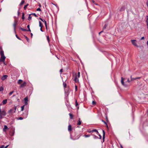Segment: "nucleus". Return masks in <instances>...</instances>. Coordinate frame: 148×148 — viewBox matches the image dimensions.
<instances>
[{"instance_id":"nucleus-1","label":"nucleus","mask_w":148,"mask_h":148,"mask_svg":"<svg viewBox=\"0 0 148 148\" xmlns=\"http://www.w3.org/2000/svg\"><path fill=\"white\" fill-rule=\"evenodd\" d=\"M6 114V112L4 110L1 111V108L0 107V119H1L3 118V116H5Z\"/></svg>"},{"instance_id":"nucleus-2","label":"nucleus","mask_w":148,"mask_h":148,"mask_svg":"<svg viewBox=\"0 0 148 148\" xmlns=\"http://www.w3.org/2000/svg\"><path fill=\"white\" fill-rule=\"evenodd\" d=\"M131 41L132 42V44L136 46V47H138V46L137 45L136 43V40H131Z\"/></svg>"},{"instance_id":"nucleus-3","label":"nucleus","mask_w":148,"mask_h":148,"mask_svg":"<svg viewBox=\"0 0 148 148\" xmlns=\"http://www.w3.org/2000/svg\"><path fill=\"white\" fill-rule=\"evenodd\" d=\"M24 101L25 103V105H28V97H25L24 99Z\"/></svg>"},{"instance_id":"nucleus-4","label":"nucleus","mask_w":148,"mask_h":148,"mask_svg":"<svg viewBox=\"0 0 148 148\" xmlns=\"http://www.w3.org/2000/svg\"><path fill=\"white\" fill-rule=\"evenodd\" d=\"M124 79L123 77H121V83L125 87L127 86H128V85L127 84H125L124 83V82L123 81V80Z\"/></svg>"},{"instance_id":"nucleus-5","label":"nucleus","mask_w":148,"mask_h":148,"mask_svg":"<svg viewBox=\"0 0 148 148\" xmlns=\"http://www.w3.org/2000/svg\"><path fill=\"white\" fill-rule=\"evenodd\" d=\"M75 77L74 79V80L75 82H79V79L78 78L79 77H78L77 76V75L76 74H75Z\"/></svg>"},{"instance_id":"nucleus-6","label":"nucleus","mask_w":148,"mask_h":148,"mask_svg":"<svg viewBox=\"0 0 148 148\" xmlns=\"http://www.w3.org/2000/svg\"><path fill=\"white\" fill-rule=\"evenodd\" d=\"M5 57L4 56H1V58L0 59V61H3L4 62L5 60Z\"/></svg>"},{"instance_id":"nucleus-7","label":"nucleus","mask_w":148,"mask_h":148,"mask_svg":"<svg viewBox=\"0 0 148 148\" xmlns=\"http://www.w3.org/2000/svg\"><path fill=\"white\" fill-rule=\"evenodd\" d=\"M26 83L25 82H24L23 83L21 84L20 86V88H23L26 86Z\"/></svg>"},{"instance_id":"nucleus-8","label":"nucleus","mask_w":148,"mask_h":148,"mask_svg":"<svg viewBox=\"0 0 148 148\" xmlns=\"http://www.w3.org/2000/svg\"><path fill=\"white\" fill-rule=\"evenodd\" d=\"M16 24H17V22L16 21H15L14 23L13 24V26L14 27V32H15V33H16L15 28H16Z\"/></svg>"},{"instance_id":"nucleus-9","label":"nucleus","mask_w":148,"mask_h":148,"mask_svg":"<svg viewBox=\"0 0 148 148\" xmlns=\"http://www.w3.org/2000/svg\"><path fill=\"white\" fill-rule=\"evenodd\" d=\"M7 77L8 76L7 75H4L1 78V79L2 80H4L7 78Z\"/></svg>"},{"instance_id":"nucleus-10","label":"nucleus","mask_w":148,"mask_h":148,"mask_svg":"<svg viewBox=\"0 0 148 148\" xmlns=\"http://www.w3.org/2000/svg\"><path fill=\"white\" fill-rule=\"evenodd\" d=\"M8 129V127L6 125H5L4 126V128L3 129V131L6 132V130H7Z\"/></svg>"},{"instance_id":"nucleus-11","label":"nucleus","mask_w":148,"mask_h":148,"mask_svg":"<svg viewBox=\"0 0 148 148\" xmlns=\"http://www.w3.org/2000/svg\"><path fill=\"white\" fill-rule=\"evenodd\" d=\"M103 141L104 142V138H105V132H104V131L103 130Z\"/></svg>"},{"instance_id":"nucleus-12","label":"nucleus","mask_w":148,"mask_h":148,"mask_svg":"<svg viewBox=\"0 0 148 148\" xmlns=\"http://www.w3.org/2000/svg\"><path fill=\"white\" fill-rule=\"evenodd\" d=\"M7 103V100L6 99L3 100L2 101L3 104L4 105Z\"/></svg>"},{"instance_id":"nucleus-13","label":"nucleus","mask_w":148,"mask_h":148,"mask_svg":"<svg viewBox=\"0 0 148 148\" xmlns=\"http://www.w3.org/2000/svg\"><path fill=\"white\" fill-rule=\"evenodd\" d=\"M68 130L69 131H71V125H69L68 126Z\"/></svg>"},{"instance_id":"nucleus-14","label":"nucleus","mask_w":148,"mask_h":148,"mask_svg":"<svg viewBox=\"0 0 148 148\" xmlns=\"http://www.w3.org/2000/svg\"><path fill=\"white\" fill-rule=\"evenodd\" d=\"M0 54L1 56H4V52L2 50H1L0 51Z\"/></svg>"},{"instance_id":"nucleus-15","label":"nucleus","mask_w":148,"mask_h":148,"mask_svg":"<svg viewBox=\"0 0 148 148\" xmlns=\"http://www.w3.org/2000/svg\"><path fill=\"white\" fill-rule=\"evenodd\" d=\"M125 10V7H122L120 9V11H123Z\"/></svg>"},{"instance_id":"nucleus-16","label":"nucleus","mask_w":148,"mask_h":148,"mask_svg":"<svg viewBox=\"0 0 148 148\" xmlns=\"http://www.w3.org/2000/svg\"><path fill=\"white\" fill-rule=\"evenodd\" d=\"M91 131H92V132H97V134H99V132H98L97 130L96 129H94L93 130H91Z\"/></svg>"},{"instance_id":"nucleus-17","label":"nucleus","mask_w":148,"mask_h":148,"mask_svg":"<svg viewBox=\"0 0 148 148\" xmlns=\"http://www.w3.org/2000/svg\"><path fill=\"white\" fill-rule=\"evenodd\" d=\"M79 121L77 123V125H81V121H80V119L79 118Z\"/></svg>"},{"instance_id":"nucleus-18","label":"nucleus","mask_w":148,"mask_h":148,"mask_svg":"<svg viewBox=\"0 0 148 148\" xmlns=\"http://www.w3.org/2000/svg\"><path fill=\"white\" fill-rule=\"evenodd\" d=\"M22 81H22V80H21V79H19L17 83L18 84H20L22 82Z\"/></svg>"},{"instance_id":"nucleus-19","label":"nucleus","mask_w":148,"mask_h":148,"mask_svg":"<svg viewBox=\"0 0 148 148\" xmlns=\"http://www.w3.org/2000/svg\"><path fill=\"white\" fill-rule=\"evenodd\" d=\"M39 26L41 27L42 28L43 27L42 24L40 21H39Z\"/></svg>"},{"instance_id":"nucleus-20","label":"nucleus","mask_w":148,"mask_h":148,"mask_svg":"<svg viewBox=\"0 0 148 148\" xmlns=\"http://www.w3.org/2000/svg\"><path fill=\"white\" fill-rule=\"evenodd\" d=\"M69 115L70 116V119H72L73 118V115L71 113H69Z\"/></svg>"},{"instance_id":"nucleus-21","label":"nucleus","mask_w":148,"mask_h":148,"mask_svg":"<svg viewBox=\"0 0 148 148\" xmlns=\"http://www.w3.org/2000/svg\"><path fill=\"white\" fill-rule=\"evenodd\" d=\"M42 21L45 23V24L46 28H47V26L46 22V21L45 20H43V19H42Z\"/></svg>"},{"instance_id":"nucleus-22","label":"nucleus","mask_w":148,"mask_h":148,"mask_svg":"<svg viewBox=\"0 0 148 148\" xmlns=\"http://www.w3.org/2000/svg\"><path fill=\"white\" fill-rule=\"evenodd\" d=\"M25 105L21 107V111H23L24 110Z\"/></svg>"},{"instance_id":"nucleus-23","label":"nucleus","mask_w":148,"mask_h":148,"mask_svg":"<svg viewBox=\"0 0 148 148\" xmlns=\"http://www.w3.org/2000/svg\"><path fill=\"white\" fill-rule=\"evenodd\" d=\"M20 29L23 31H27V30L26 29H23L21 27L20 28Z\"/></svg>"},{"instance_id":"nucleus-24","label":"nucleus","mask_w":148,"mask_h":148,"mask_svg":"<svg viewBox=\"0 0 148 148\" xmlns=\"http://www.w3.org/2000/svg\"><path fill=\"white\" fill-rule=\"evenodd\" d=\"M28 4H27L26 5H25L24 7V10H26V8L27 7V6L28 5Z\"/></svg>"},{"instance_id":"nucleus-25","label":"nucleus","mask_w":148,"mask_h":148,"mask_svg":"<svg viewBox=\"0 0 148 148\" xmlns=\"http://www.w3.org/2000/svg\"><path fill=\"white\" fill-rule=\"evenodd\" d=\"M107 24H105L104 27L103 28V30H104V29H105L106 28V27L107 26Z\"/></svg>"},{"instance_id":"nucleus-26","label":"nucleus","mask_w":148,"mask_h":148,"mask_svg":"<svg viewBox=\"0 0 148 148\" xmlns=\"http://www.w3.org/2000/svg\"><path fill=\"white\" fill-rule=\"evenodd\" d=\"M3 88L2 86H1L0 88V91H3Z\"/></svg>"},{"instance_id":"nucleus-27","label":"nucleus","mask_w":148,"mask_h":148,"mask_svg":"<svg viewBox=\"0 0 148 148\" xmlns=\"http://www.w3.org/2000/svg\"><path fill=\"white\" fill-rule=\"evenodd\" d=\"M90 135H85L84 136L86 138L88 137H90Z\"/></svg>"},{"instance_id":"nucleus-28","label":"nucleus","mask_w":148,"mask_h":148,"mask_svg":"<svg viewBox=\"0 0 148 148\" xmlns=\"http://www.w3.org/2000/svg\"><path fill=\"white\" fill-rule=\"evenodd\" d=\"M24 3V1H22L21 3H20V5H23Z\"/></svg>"},{"instance_id":"nucleus-29","label":"nucleus","mask_w":148,"mask_h":148,"mask_svg":"<svg viewBox=\"0 0 148 148\" xmlns=\"http://www.w3.org/2000/svg\"><path fill=\"white\" fill-rule=\"evenodd\" d=\"M32 17L30 16V14L29 15L28 18V20H30L31 19Z\"/></svg>"},{"instance_id":"nucleus-30","label":"nucleus","mask_w":148,"mask_h":148,"mask_svg":"<svg viewBox=\"0 0 148 148\" xmlns=\"http://www.w3.org/2000/svg\"><path fill=\"white\" fill-rule=\"evenodd\" d=\"M24 13H23L22 14V19H24Z\"/></svg>"},{"instance_id":"nucleus-31","label":"nucleus","mask_w":148,"mask_h":148,"mask_svg":"<svg viewBox=\"0 0 148 148\" xmlns=\"http://www.w3.org/2000/svg\"><path fill=\"white\" fill-rule=\"evenodd\" d=\"M77 75L78 77H79L80 76V73L79 72H78V75Z\"/></svg>"},{"instance_id":"nucleus-32","label":"nucleus","mask_w":148,"mask_h":148,"mask_svg":"<svg viewBox=\"0 0 148 148\" xmlns=\"http://www.w3.org/2000/svg\"><path fill=\"white\" fill-rule=\"evenodd\" d=\"M16 38L20 40H21V38L18 36L16 34Z\"/></svg>"},{"instance_id":"nucleus-33","label":"nucleus","mask_w":148,"mask_h":148,"mask_svg":"<svg viewBox=\"0 0 148 148\" xmlns=\"http://www.w3.org/2000/svg\"><path fill=\"white\" fill-rule=\"evenodd\" d=\"M25 38H26L27 40V42H29V39L26 36H25Z\"/></svg>"},{"instance_id":"nucleus-34","label":"nucleus","mask_w":148,"mask_h":148,"mask_svg":"<svg viewBox=\"0 0 148 148\" xmlns=\"http://www.w3.org/2000/svg\"><path fill=\"white\" fill-rule=\"evenodd\" d=\"M47 39L48 40V42H49V36H47Z\"/></svg>"},{"instance_id":"nucleus-35","label":"nucleus","mask_w":148,"mask_h":148,"mask_svg":"<svg viewBox=\"0 0 148 148\" xmlns=\"http://www.w3.org/2000/svg\"><path fill=\"white\" fill-rule=\"evenodd\" d=\"M13 92H14V91H12V92H11L9 93V95H11Z\"/></svg>"},{"instance_id":"nucleus-36","label":"nucleus","mask_w":148,"mask_h":148,"mask_svg":"<svg viewBox=\"0 0 148 148\" xmlns=\"http://www.w3.org/2000/svg\"><path fill=\"white\" fill-rule=\"evenodd\" d=\"M102 122H103L105 124H106L107 126V127H108V125H107V124H106V122L105 121H104L103 120H102Z\"/></svg>"},{"instance_id":"nucleus-37","label":"nucleus","mask_w":148,"mask_h":148,"mask_svg":"<svg viewBox=\"0 0 148 148\" xmlns=\"http://www.w3.org/2000/svg\"><path fill=\"white\" fill-rule=\"evenodd\" d=\"M78 105V103L77 102V101H76V100L75 106H77Z\"/></svg>"},{"instance_id":"nucleus-38","label":"nucleus","mask_w":148,"mask_h":148,"mask_svg":"<svg viewBox=\"0 0 148 148\" xmlns=\"http://www.w3.org/2000/svg\"><path fill=\"white\" fill-rule=\"evenodd\" d=\"M41 9H40V8H37V9L36 10H37V11H41Z\"/></svg>"},{"instance_id":"nucleus-39","label":"nucleus","mask_w":148,"mask_h":148,"mask_svg":"<svg viewBox=\"0 0 148 148\" xmlns=\"http://www.w3.org/2000/svg\"><path fill=\"white\" fill-rule=\"evenodd\" d=\"M23 119V117H21L18 118V119L22 120Z\"/></svg>"},{"instance_id":"nucleus-40","label":"nucleus","mask_w":148,"mask_h":148,"mask_svg":"<svg viewBox=\"0 0 148 148\" xmlns=\"http://www.w3.org/2000/svg\"><path fill=\"white\" fill-rule=\"evenodd\" d=\"M4 145H2L1 147H0V148H4Z\"/></svg>"},{"instance_id":"nucleus-41","label":"nucleus","mask_w":148,"mask_h":148,"mask_svg":"<svg viewBox=\"0 0 148 148\" xmlns=\"http://www.w3.org/2000/svg\"><path fill=\"white\" fill-rule=\"evenodd\" d=\"M96 103L95 102V101H92V103L93 104H95Z\"/></svg>"},{"instance_id":"nucleus-42","label":"nucleus","mask_w":148,"mask_h":148,"mask_svg":"<svg viewBox=\"0 0 148 148\" xmlns=\"http://www.w3.org/2000/svg\"><path fill=\"white\" fill-rule=\"evenodd\" d=\"M12 109L10 110L8 112V113H10L11 112H12Z\"/></svg>"},{"instance_id":"nucleus-43","label":"nucleus","mask_w":148,"mask_h":148,"mask_svg":"<svg viewBox=\"0 0 148 148\" xmlns=\"http://www.w3.org/2000/svg\"><path fill=\"white\" fill-rule=\"evenodd\" d=\"M94 138L95 139H97L98 138V137L96 136H94Z\"/></svg>"},{"instance_id":"nucleus-44","label":"nucleus","mask_w":148,"mask_h":148,"mask_svg":"<svg viewBox=\"0 0 148 148\" xmlns=\"http://www.w3.org/2000/svg\"><path fill=\"white\" fill-rule=\"evenodd\" d=\"M64 86V87H65L66 86V84H63Z\"/></svg>"},{"instance_id":"nucleus-45","label":"nucleus","mask_w":148,"mask_h":148,"mask_svg":"<svg viewBox=\"0 0 148 148\" xmlns=\"http://www.w3.org/2000/svg\"><path fill=\"white\" fill-rule=\"evenodd\" d=\"M33 15H34V16H35L36 17L37 16L34 13H33L32 14Z\"/></svg>"},{"instance_id":"nucleus-46","label":"nucleus","mask_w":148,"mask_h":148,"mask_svg":"<svg viewBox=\"0 0 148 148\" xmlns=\"http://www.w3.org/2000/svg\"><path fill=\"white\" fill-rule=\"evenodd\" d=\"M131 81L132 80H133L134 79H135V78L134 79V78H132V77L131 76Z\"/></svg>"},{"instance_id":"nucleus-47","label":"nucleus","mask_w":148,"mask_h":148,"mask_svg":"<svg viewBox=\"0 0 148 148\" xmlns=\"http://www.w3.org/2000/svg\"><path fill=\"white\" fill-rule=\"evenodd\" d=\"M127 82H130V81L129 80V79H127Z\"/></svg>"},{"instance_id":"nucleus-48","label":"nucleus","mask_w":148,"mask_h":148,"mask_svg":"<svg viewBox=\"0 0 148 148\" xmlns=\"http://www.w3.org/2000/svg\"><path fill=\"white\" fill-rule=\"evenodd\" d=\"M98 134L99 135V137H100V138H100V139H101V136L100 134Z\"/></svg>"},{"instance_id":"nucleus-49","label":"nucleus","mask_w":148,"mask_h":148,"mask_svg":"<svg viewBox=\"0 0 148 148\" xmlns=\"http://www.w3.org/2000/svg\"><path fill=\"white\" fill-rule=\"evenodd\" d=\"M14 132H13L12 133V134H11L10 135L11 136H13V135L14 134Z\"/></svg>"},{"instance_id":"nucleus-50","label":"nucleus","mask_w":148,"mask_h":148,"mask_svg":"<svg viewBox=\"0 0 148 148\" xmlns=\"http://www.w3.org/2000/svg\"><path fill=\"white\" fill-rule=\"evenodd\" d=\"M144 39V37H142L141 38V40H143V39Z\"/></svg>"},{"instance_id":"nucleus-51","label":"nucleus","mask_w":148,"mask_h":148,"mask_svg":"<svg viewBox=\"0 0 148 148\" xmlns=\"http://www.w3.org/2000/svg\"><path fill=\"white\" fill-rule=\"evenodd\" d=\"M146 22L147 23V27H148V21H146Z\"/></svg>"},{"instance_id":"nucleus-52","label":"nucleus","mask_w":148,"mask_h":148,"mask_svg":"<svg viewBox=\"0 0 148 148\" xmlns=\"http://www.w3.org/2000/svg\"><path fill=\"white\" fill-rule=\"evenodd\" d=\"M62 71H63V70H62V69H61L60 70V72H61H61H62Z\"/></svg>"},{"instance_id":"nucleus-53","label":"nucleus","mask_w":148,"mask_h":148,"mask_svg":"<svg viewBox=\"0 0 148 148\" xmlns=\"http://www.w3.org/2000/svg\"><path fill=\"white\" fill-rule=\"evenodd\" d=\"M27 28L28 29H30L29 28V25H28L27 26Z\"/></svg>"},{"instance_id":"nucleus-54","label":"nucleus","mask_w":148,"mask_h":148,"mask_svg":"<svg viewBox=\"0 0 148 148\" xmlns=\"http://www.w3.org/2000/svg\"><path fill=\"white\" fill-rule=\"evenodd\" d=\"M27 31H29V32H31V31L30 30V29H28V30H27Z\"/></svg>"},{"instance_id":"nucleus-55","label":"nucleus","mask_w":148,"mask_h":148,"mask_svg":"<svg viewBox=\"0 0 148 148\" xmlns=\"http://www.w3.org/2000/svg\"><path fill=\"white\" fill-rule=\"evenodd\" d=\"M8 146H9V145H7L6 146H5V147H4V148H7L8 147Z\"/></svg>"},{"instance_id":"nucleus-56","label":"nucleus","mask_w":148,"mask_h":148,"mask_svg":"<svg viewBox=\"0 0 148 148\" xmlns=\"http://www.w3.org/2000/svg\"><path fill=\"white\" fill-rule=\"evenodd\" d=\"M40 31H41V32H43V31L42 30V28H41V27H40Z\"/></svg>"},{"instance_id":"nucleus-57","label":"nucleus","mask_w":148,"mask_h":148,"mask_svg":"<svg viewBox=\"0 0 148 148\" xmlns=\"http://www.w3.org/2000/svg\"><path fill=\"white\" fill-rule=\"evenodd\" d=\"M75 89H76V91L77 90V86H75Z\"/></svg>"},{"instance_id":"nucleus-58","label":"nucleus","mask_w":148,"mask_h":148,"mask_svg":"<svg viewBox=\"0 0 148 148\" xmlns=\"http://www.w3.org/2000/svg\"><path fill=\"white\" fill-rule=\"evenodd\" d=\"M146 18H147V20L148 21V16L147 15L146 16Z\"/></svg>"},{"instance_id":"nucleus-59","label":"nucleus","mask_w":148,"mask_h":148,"mask_svg":"<svg viewBox=\"0 0 148 148\" xmlns=\"http://www.w3.org/2000/svg\"><path fill=\"white\" fill-rule=\"evenodd\" d=\"M14 109H15V110H16V106H15V107H14Z\"/></svg>"},{"instance_id":"nucleus-60","label":"nucleus","mask_w":148,"mask_h":148,"mask_svg":"<svg viewBox=\"0 0 148 148\" xmlns=\"http://www.w3.org/2000/svg\"><path fill=\"white\" fill-rule=\"evenodd\" d=\"M140 78V77H138L135 78V79H139Z\"/></svg>"},{"instance_id":"nucleus-61","label":"nucleus","mask_w":148,"mask_h":148,"mask_svg":"<svg viewBox=\"0 0 148 148\" xmlns=\"http://www.w3.org/2000/svg\"><path fill=\"white\" fill-rule=\"evenodd\" d=\"M31 37H32V36H33V34H32V33H31Z\"/></svg>"},{"instance_id":"nucleus-62","label":"nucleus","mask_w":148,"mask_h":148,"mask_svg":"<svg viewBox=\"0 0 148 148\" xmlns=\"http://www.w3.org/2000/svg\"><path fill=\"white\" fill-rule=\"evenodd\" d=\"M4 64H5V65H6V64L4 62V61L3 62Z\"/></svg>"},{"instance_id":"nucleus-63","label":"nucleus","mask_w":148,"mask_h":148,"mask_svg":"<svg viewBox=\"0 0 148 148\" xmlns=\"http://www.w3.org/2000/svg\"><path fill=\"white\" fill-rule=\"evenodd\" d=\"M88 132H89V133H90V132H92V131H88Z\"/></svg>"},{"instance_id":"nucleus-64","label":"nucleus","mask_w":148,"mask_h":148,"mask_svg":"<svg viewBox=\"0 0 148 148\" xmlns=\"http://www.w3.org/2000/svg\"><path fill=\"white\" fill-rule=\"evenodd\" d=\"M18 15H19V12L18 11Z\"/></svg>"}]
</instances>
